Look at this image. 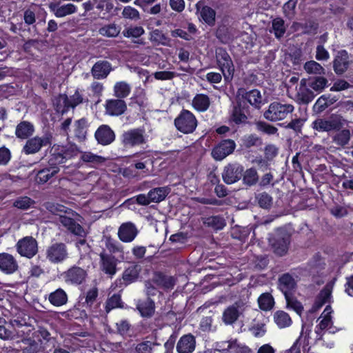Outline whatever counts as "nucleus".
I'll return each instance as SVG.
<instances>
[{
  "mask_svg": "<svg viewBox=\"0 0 353 353\" xmlns=\"http://www.w3.org/2000/svg\"><path fill=\"white\" fill-rule=\"evenodd\" d=\"M147 141V136L143 128L130 129L124 132L121 137L122 144L125 148L144 145Z\"/></svg>",
  "mask_w": 353,
  "mask_h": 353,
  "instance_id": "nucleus-1",
  "label": "nucleus"
},
{
  "mask_svg": "<svg viewBox=\"0 0 353 353\" xmlns=\"http://www.w3.org/2000/svg\"><path fill=\"white\" fill-rule=\"evenodd\" d=\"M216 61L221 70L224 79L230 81L234 75V66L229 54L223 48H218L216 51Z\"/></svg>",
  "mask_w": 353,
  "mask_h": 353,
  "instance_id": "nucleus-2",
  "label": "nucleus"
},
{
  "mask_svg": "<svg viewBox=\"0 0 353 353\" xmlns=\"http://www.w3.org/2000/svg\"><path fill=\"white\" fill-rule=\"evenodd\" d=\"M294 110L291 104H282L278 102L272 103L264 112V117L271 121H276L285 119Z\"/></svg>",
  "mask_w": 353,
  "mask_h": 353,
  "instance_id": "nucleus-3",
  "label": "nucleus"
},
{
  "mask_svg": "<svg viewBox=\"0 0 353 353\" xmlns=\"http://www.w3.org/2000/svg\"><path fill=\"white\" fill-rule=\"evenodd\" d=\"M174 125L179 131L184 134H190L195 130L197 120L190 111L183 110L174 119Z\"/></svg>",
  "mask_w": 353,
  "mask_h": 353,
  "instance_id": "nucleus-4",
  "label": "nucleus"
},
{
  "mask_svg": "<svg viewBox=\"0 0 353 353\" xmlns=\"http://www.w3.org/2000/svg\"><path fill=\"white\" fill-rule=\"evenodd\" d=\"M141 271V266L139 264L135 263L130 264L124 270L122 274V279H117V286L120 288L122 286V285L127 286L137 281L139 277Z\"/></svg>",
  "mask_w": 353,
  "mask_h": 353,
  "instance_id": "nucleus-5",
  "label": "nucleus"
},
{
  "mask_svg": "<svg viewBox=\"0 0 353 353\" xmlns=\"http://www.w3.org/2000/svg\"><path fill=\"white\" fill-rule=\"evenodd\" d=\"M243 170V167L239 163H229L223 169V180L227 184H232L241 178Z\"/></svg>",
  "mask_w": 353,
  "mask_h": 353,
  "instance_id": "nucleus-6",
  "label": "nucleus"
},
{
  "mask_svg": "<svg viewBox=\"0 0 353 353\" xmlns=\"http://www.w3.org/2000/svg\"><path fill=\"white\" fill-rule=\"evenodd\" d=\"M236 148L235 142L232 139L221 141L212 151V156L217 161H221L232 154Z\"/></svg>",
  "mask_w": 353,
  "mask_h": 353,
  "instance_id": "nucleus-7",
  "label": "nucleus"
},
{
  "mask_svg": "<svg viewBox=\"0 0 353 353\" xmlns=\"http://www.w3.org/2000/svg\"><path fill=\"white\" fill-rule=\"evenodd\" d=\"M86 276V271L75 265L63 273L65 282L75 285L82 284L85 281Z\"/></svg>",
  "mask_w": 353,
  "mask_h": 353,
  "instance_id": "nucleus-8",
  "label": "nucleus"
},
{
  "mask_svg": "<svg viewBox=\"0 0 353 353\" xmlns=\"http://www.w3.org/2000/svg\"><path fill=\"white\" fill-rule=\"evenodd\" d=\"M278 289L283 294L284 296L294 294L297 283L294 278L290 273H284L279 276L277 282Z\"/></svg>",
  "mask_w": 353,
  "mask_h": 353,
  "instance_id": "nucleus-9",
  "label": "nucleus"
},
{
  "mask_svg": "<svg viewBox=\"0 0 353 353\" xmlns=\"http://www.w3.org/2000/svg\"><path fill=\"white\" fill-rule=\"evenodd\" d=\"M139 234V230L132 222L122 223L118 230V236L123 243L133 241Z\"/></svg>",
  "mask_w": 353,
  "mask_h": 353,
  "instance_id": "nucleus-10",
  "label": "nucleus"
},
{
  "mask_svg": "<svg viewBox=\"0 0 353 353\" xmlns=\"http://www.w3.org/2000/svg\"><path fill=\"white\" fill-rule=\"evenodd\" d=\"M105 108L108 115L118 117L125 112L127 104L123 99H112L106 101Z\"/></svg>",
  "mask_w": 353,
  "mask_h": 353,
  "instance_id": "nucleus-11",
  "label": "nucleus"
},
{
  "mask_svg": "<svg viewBox=\"0 0 353 353\" xmlns=\"http://www.w3.org/2000/svg\"><path fill=\"white\" fill-rule=\"evenodd\" d=\"M19 265L15 258L7 252L0 253V270L6 274H12L17 271Z\"/></svg>",
  "mask_w": 353,
  "mask_h": 353,
  "instance_id": "nucleus-12",
  "label": "nucleus"
},
{
  "mask_svg": "<svg viewBox=\"0 0 353 353\" xmlns=\"http://www.w3.org/2000/svg\"><path fill=\"white\" fill-rule=\"evenodd\" d=\"M50 10L57 18H63L77 12V7L71 3L59 5L58 3L51 2L48 5Z\"/></svg>",
  "mask_w": 353,
  "mask_h": 353,
  "instance_id": "nucleus-13",
  "label": "nucleus"
},
{
  "mask_svg": "<svg viewBox=\"0 0 353 353\" xmlns=\"http://www.w3.org/2000/svg\"><path fill=\"white\" fill-rule=\"evenodd\" d=\"M341 127V122L337 117H331L328 120L317 119L313 122V128L321 132L339 130Z\"/></svg>",
  "mask_w": 353,
  "mask_h": 353,
  "instance_id": "nucleus-14",
  "label": "nucleus"
},
{
  "mask_svg": "<svg viewBox=\"0 0 353 353\" xmlns=\"http://www.w3.org/2000/svg\"><path fill=\"white\" fill-rule=\"evenodd\" d=\"M196 348V338L191 333L181 336L176 343L178 353H192Z\"/></svg>",
  "mask_w": 353,
  "mask_h": 353,
  "instance_id": "nucleus-15",
  "label": "nucleus"
},
{
  "mask_svg": "<svg viewBox=\"0 0 353 353\" xmlns=\"http://www.w3.org/2000/svg\"><path fill=\"white\" fill-rule=\"evenodd\" d=\"M49 142L48 137H34L28 139L23 148V152L26 154H32L38 152L41 148L47 145Z\"/></svg>",
  "mask_w": 353,
  "mask_h": 353,
  "instance_id": "nucleus-16",
  "label": "nucleus"
},
{
  "mask_svg": "<svg viewBox=\"0 0 353 353\" xmlns=\"http://www.w3.org/2000/svg\"><path fill=\"white\" fill-rule=\"evenodd\" d=\"M67 256L65 244H52L47 250V258L52 263H59Z\"/></svg>",
  "mask_w": 353,
  "mask_h": 353,
  "instance_id": "nucleus-17",
  "label": "nucleus"
},
{
  "mask_svg": "<svg viewBox=\"0 0 353 353\" xmlns=\"http://www.w3.org/2000/svg\"><path fill=\"white\" fill-rule=\"evenodd\" d=\"M152 282L163 290H172L176 284L173 276L166 275L162 272H154Z\"/></svg>",
  "mask_w": 353,
  "mask_h": 353,
  "instance_id": "nucleus-18",
  "label": "nucleus"
},
{
  "mask_svg": "<svg viewBox=\"0 0 353 353\" xmlns=\"http://www.w3.org/2000/svg\"><path fill=\"white\" fill-rule=\"evenodd\" d=\"M95 138L101 145L110 144L115 139L113 130L108 125H101L95 132Z\"/></svg>",
  "mask_w": 353,
  "mask_h": 353,
  "instance_id": "nucleus-19",
  "label": "nucleus"
},
{
  "mask_svg": "<svg viewBox=\"0 0 353 353\" xmlns=\"http://www.w3.org/2000/svg\"><path fill=\"white\" fill-rule=\"evenodd\" d=\"M350 61L345 50L339 51L333 61V68L337 74H343L349 68Z\"/></svg>",
  "mask_w": 353,
  "mask_h": 353,
  "instance_id": "nucleus-20",
  "label": "nucleus"
},
{
  "mask_svg": "<svg viewBox=\"0 0 353 353\" xmlns=\"http://www.w3.org/2000/svg\"><path fill=\"white\" fill-rule=\"evenodd\" d=\"M112 68L107 61H97L92 68L91 73L96 79H103L108 77Z\"/></svg>",
  "mask_w": 353,
  "mask_h": 353,
  "instance_id": "nucleus-21",
  "label": "nucleus"
},
{
  "mask_svg": "<svg viewBox=\"0 0 353 353\" xmlns=\"http://www.w3.org/2000/svg\"><path fill=\"white\" fill-rule=\"evenodd\" d=\"M48 300L53 306L61 307L68 303V296L63 289L59 288L48 294Z\"/></svg>",
  "mask_w": 353,
  "mask_h": 353,
  "instance_id": "nucleus-22",
  "label": "nucleus"
},
{
  "mask_svg": "<svg viewBox=\"0 0 353 353\" xmlns=\"http://www.w3.org/2000/svg\"><path fill=\"white\" fill-rule=\"evenodd\" d=\"M136 307L141 316L144 318L151 317L155 312V303L151 298L139 300Z\"/></svg>",
  "mask_w": 353,
  "mask_h": 353,
  "instance_id": "nucleus-23",
  "label": "nucleus"
},
{
  "mask_svg": "<svg viewBox=\"0 0 353 353\" xmlns=\"http://www.w3.org/2000/svg\"><path fill=\"white\" fill-rule=\"evenodd\" d=\"M59 221L74 234L81 237L85 235L84 229L72 219L65 216H60Z\"/></svg>",
  "mask_w": 353,
  "mask_h": 353,
  "instance_id": "nucleus-24",
  "label": "nucleus"
},
{
  "mask_svg": "<svg viewBox=\"0 0 353 353\" xmlns=\"http://www.w3.org/2000/svg\"><path fill=\"white\" fill-rule=\"evenodd\" d=\"M196 10L200 12L201 18L208 25L213 26L215 22V11L210 7L199 1L196 4Z\"/></svg>",
  "mask_w": 353,
  "mask_h": 353,
  "instance_id": "nucleus-25",
  "label": "nucleus"
},
{
  "mask_svg": "<svg viewBox=\"0 0 353 353\" xmlns=\"http://www.w3.org/2000/svg\"><path fill=\"white\" fill-rule=\"evenodd\" d=\"M332 291L327 286L323 288L316 296L315 301L310 308V313L317 312L331 298Z\"/></svg>",
  "mask_w": 353,
  "mask_h": 353,
  "instance_id": "nucleus-26",
  "label": "nucleus"
},
{
  "mask_svg": "<svg viewBox=\"0 0 353 353\" xmlns=\"http://www.w3.org/2000/svg\"><path fill=\"white\" fill-rule=\"evenodd\" d=\"M59 171L58 167H46L38 171L35 177V181L38 184H44Z\"/></svg>",
  "mask_w": 353,
  "mask_h": 353,
  "instance_id": "nucleus-27",
  "label": "nucleus"
},
{
  "mask_svg": "<svg viewBox=\"0 0 353 353\" xmlns=\"http://www.w3.org/2000/svg\"><path fill=\"white\" fill-rule=\"evenodd\" d=\"M101 268L107 274L114 275L116 273L117 263L114 257L105 254H101Z\"/></svg>",
  "mask_w": 353,
  "mask_h": 353,
  "instance_id": "nucleus-28",
  "label": "nucleus"
},
{
  "mask_svg": "<svg viewBox=\"0 0 353 353\" xmlns=\"http://www.w3.org/2000/svg\"><path fill=\"white\" fill-rule=\"evenodd\" d=\"M170 192V188L168 186L154 188L148 192V198L151 203H159L163 201Z\"/></svg>",
  "mask_w": 353,
  "mask_h": 353,
  "instance_id": "nucleus-29",
  "label": "nucleus"
},
{
  "mask_svg": "<svg viewBox=\"0 0 353 353\" xmlns=\"http://www.w3.org/2000/svg\"><path fill=\"white\" fill-rule=\"evenodd\" d=\"M16 250L22 257L32 259L39 251L38 244H15Z\"/></svg>",
  "mask_w": 353,
  "mask_h": 353,
  "instance_id": "nucleus-30",
  "label": "nucleus"
},
{
  "mask_svg": "<svg viewBox=\"0 0 353 353\" xmlns=\"http://www.w3.org/2000/svg\"><path fill=\"white\" fill-rule=\"evenodd\" d=\"M240 316L239 308L235 305L228 307L223 312L222 320L225 325H232Z\"/></svg>",
  "mask_w": 353,
  "mask_h": 353,
  "instance_id": "nucleus-31",
  "label": "nucleus"
},
{
  "mask_svg": "<svg viewBox=\"0 0 353 353\" xmlns=\"http://www.w3.org/2000/svg\"><path fill=\"white\" fill-rule=\"evenodd\" d=\"M308 81L306 79H301L299 87L297 89L296 100L303 105H307L309 103V88Z\"/></svg>",
  "mask_w": 353,
  "mask_h": 353,
  "instance_id": "nucleus-32",
  "label": "nucleus"
},
{
  "mask_svg": "<svg viewBox=\"0 0 353 353\" xmlns=\"http://www.w3.org/2000/svg\"><path fill=\"white\" fill-rule=\"evenodd\" d=\"M209 97L204 94H197L192 99V106L199 112L206 111L210 105Z\"/></svg>",
  "mask_w": 353,
  "mask_h": 353,
  "instance_id": "nucleus-33",
  "label": "nucleus"
},
{
  "mask_svg": "<svg viewBox=\"0 0 353 353\" xmlns=\"http://www.w3.org/2000/svg\"><path fill=\"white\" fill-rule=\"evenodd\" d=\"M34 130V126L31 123L28 121H21L16 128L15 134L18 138L23 139L31 136Z\"/></svg>",
  "mask_w": 353,
  "mask_h": 353,
  "instance_id": "nucleus-34",
  "label": "nucleus"
},
{
  "mask_svg": "<svg viewBox=\"0 0 353 353\" xmlns=\"http://www.w3.org/2000/svg\"><path fill=\"white\" fill-rule=\"evenodd\" d=\"M248 117L245 113V109L241 106V103H237L234 105L232 114L231 120L236 124L245 123Z\"/></svg>",
  "mask_w": 353,
  "mask_h": 353,
  "instance_id": "nucleus-35",
  "label": "nucleus"
},
{
  "mask_svg": "<svg viewBox=\"0 0 353 353\" xmlns=\"http://www.w3.org/2000/svg\"><path fill=\"white\" fill-rule=\"evenodd\" d=\"M203 224L213 230H221L225 225V220L220 216H212L203 219Z\"/></svg>",
  "mask_w": 353,
  "mask_h": 353,
  "instance_id": "nucleus-36",
  "label": "nucleus"
},
{
  "mask_svg": "<svg viewBox=\"0 0 353 353\" xmlns=\"http://www.w3.org/2000/svg\"><path fill=\"white\" fill-rule=\"evenodd\" d=\"M88 130L87 121L85 119H81L74 123V136L80 141H84L86 137Z\"/></svg>",
  "mask_w": 353,
  "mask_h": 353,
  "instance_id": "nucleus-37",
  "label": "nucleus"
},
{
  "mask_svg": "<svg viewBox=\"0 0 353 353\" xmlns=\"http://www.w3.org/2000/svg\"><path fill=\"white\" fill-rule=\"evenodd\" d=\"M131 92V86L125 81H119L114 86V94L120 99L127 97Z\"/></svg>",
  "mask_w": 353,
  "mask_h": 353,
  "instance_id": "nucleus-38",
  "label": "nucleus"
},
{
  "mask_svg": "<svg viewBox=\"0 0 353 353\" xmlns=\"http://www.w3.org/2000/svg\"><path fill=\"white\" fill-rule=\"evenodd\" d=\"M244 98L254 108L259 109L263 103V97L258 90H252L245 93Z\"/></svg>",
  "mask_w": 353,
  "mask_h": 353,
  "instance_id": "nucleus-39",
  "label": "nucleus"
},
{
  "mask_svg": "<svg viewBox=\"0 0 353 353\" xmlns=\"http://www.w3.org/2000/svg\"><path fill=\"white\" fill-rule=\"evenodd\" d=\"M274 319L279 328L289 327L292 321L290 315L284 311H277L274 314Z\"/></svg>",
  "mask_w": 353,
  "mask_h": 353,
  "instance_id": "nucleus-40",
  "label": "nucleus"
},
{
  "mask_svg": "<svg viewBox=\"0 0 353 353\" xmlns=\"http://www.w3.org/2000/svg\"><path fill=\"white\" fill-rule=\"evenodd\" d=\"M123 307V303L121 300V295L119 294H114L108 298L105 305V311L106 313H109L114 309Z\"/></svg>",
  "mask_w": 353,
  "mask_h": 353,
  "instance_id": "nucleus-41",
  "label": "nucleus"
},
{
  "mask_svg": "<svg viewBox=\"0 0 353 353\" xmlns=\"http://www.w3.org/2000/svg\"><path fill=\"white\" fill-rule=\"evenodd\" d=\"M53 103L56 111L62 114L70 110L68 97L66 94H59L54 99Z\"/></svg>",
  "mask_w": 353,
  "mask_h": 353,
  "instance_id": "nucleus-42",
  "label": "nucleus"
},
{
  "mask_svg": "<svg viewBox=\"0 0 353 353\" xmlns=\"http://www.w3.org/2000/svg\"><path fill=\"white\" fill-rule=\"evenodd\" d=\"M63 155L59 148H53L48 159V167H57L58 165L63 163L65 160Z\"/></svg>",
  "mask_w": 353,
  "mask_h": 353,
  "instance_id": "nucleus-43",
  "label": "nucleus"
},
{
  "mask_svg": "<svg viewBox=\"0 0 353 353\" xmlns=\"http://www.w3.org/2000/svg\"><path fill=\"white\" fill-rule=\"evenodd\" d=\"M258 303L261 310L268 311L272 308L274 301L270 294L263 293L258 299Z\"/></svg>",
  "mask_w": 353,
  "mask_h": 353,
  "instance_id": "nucleus-44",
  "label": "nucleus"
},
{
  "mask_svg": "<svg viewBox=\"0 0 353 353\" xmlns=\"http://www.w3.org/2000/svg\"><path fill=\"white\" fill-rule=\"evenodd\" d=\"M259 180L257 172L254 168H250L245 170L243 176V183L252 186L256 183Z\"/></svg>",
  "mask_w": 353,
  "mask_h": 353,
  "instance_id": "nucleus-45",
  "label": "nucleus"
},
{
  "mask_svg": "<svg viewBox=\"0 0 353 353\" xmlns=\"http://www.w3.org/2000/svg\"><path fill=\"white\" fill-rule=\"evenodd\" d=\"M81 159L85 163H90L93 165H98L105 161V159L101 156L94 154L90 152L81 153Z\"/></svg>",
  "mask_w": 353,
  "mask_h": 353,
  "instance_id": "nucleus-46",
  "label": "nucleus"
},
{
  "mask_svg": "<svg viewBox=\"0 0 353 353\" xmlns=\"http://www.w3.org/2000/svg\"><path fill=\"white\" fill-rule=\"evenodd\" d=\"M287 307L288 308L292 309L297 314H301L303 307L301 302H299L294 296V294H288L287 296H285Z\"/></svg>",
  "mask_w": 353,
  "mask_h": 353,
  "instance_id": "nucleus-47",
  "label": "nucleus"
},
{
  "mask_svg": "<svg viewBox=\"0 0 353 353\" xmlns=\"http://www.w3.org/2000/svg\"><path fill=\"white\" fill-rule=\"evenodd\" d=\"M121 28L114 23L105 26L100 28L99 32L103 36L108 37H115L120 32Z\"/></svg>",
  "mask_w": 353,
  "mask_h": 353,
  "instance_id": "nucleus-48",
  "label": "nucleus"
},
{
  "mask_svg": "<svg viewBox=\"0 0 353 353\" xmlns=\"http://www.w3.org/2000/svg\"><path fill=\"white\" fill-rule=\"evenodd\" d=\"M256 200L259 205L264 209L270 208L272 204V197L266 192L258 194L256 196Z\"/></svg>",
  "mask_w": 353,
  "mask_h": 353,
  "instance_id": "nucleus-49",
  "label": "nucleus"
},
{
  "mask_svg": "<svg viewBox=\"0 0 353 353\" xmlns=\"http://www.w3.org/2000/svg\"><path fill=\"white\" fill-rule=\"evenodd\" d=\"M122 17L124 19L138 21L141 19L139 12L130 6L124 7L122 12Z\"/></svg>",
  "mask_w": 353,
  "mask_h": 353,
  "instance_id": "nucleus-50",
  "label": "nucleus"
},
{
  "mask_svg": "<svg viewBox=\"0 0 353 353\" xmlns=\"http://www.w3.org/2000/svg\"><path fill=\"white\" fill-rule=\"evenodd\" d=\"M86 315L85 310L74 306L65 312V317L69 320L83 319Z\"/></svg>",
  "mask_w": 353,
  "mask_h": 353,
  "instance_id": "nucleus-51",
  "label": "nucleus"
},
{
  "mask_svg": "<svg viewBox=\"0 0 353 353\" xmlns=\"http://www.w3.org/2000/svg\"><path fill=\"white\" fill-rule=\"evenodd\" d=\"M272 29L277 38L281 37L285 32L284 21L281 18L274 19L272 21Z\"/></svg>",
  "mask_w": 353,
  "mask_h": 353,
  "instance_id": "nucleus-52",
  "label": "nucleus"
},
{
  "mask_svg": "<svg viewBox=\"0 0 353 353\" xmlns=\"http://www.w3.org/2000/svg\"><path fill=\"white\" fill-rule=\"evenodd\" d=\"M59 148L63 152V156L65 161L77 156L79 153L78 147L74 144Z\"/></svg>",
  "mask_w": 353,
  "mask_h": 353,
  "instance_id": "nucleus-53",
  "label": "nucleus"
},
{
  "mask_svg": "<svg viewBox=\"0 0 353 353\" xmlns=\"http://www.w3.org/2000/svg\"><path fill=\"white\" fill-rule=\"evenodd\" d=\"M41 343L35 341L30 343L28 346L23 349V353H48L43 347H42V341L40 339Z\"/></svg>",
  "mask_w": 353,
  "mask_h": 353,
  "instance_id": "nucleus-54",
  "label": "nucleus"
},
{
  "mask_svg": "<svg viewBox=\"0 0 353 353\" xmlns=\"http://www.w3.org/2000/svg\"><path fill=\"white\" fill-rule=\"evenodd\" d=\"M350 139V132L348 130H343L339 132L334 138V142L341 146L348 143Z\"/></svg>",
  "mask_w": 353,
  "mask_h": 353,
  "instance_id": "nucleus-55",
  "label": "nucleus"
},
{
  "mask_svg": "<svg viewBox=\"0 0 353 353\" xmlns=\"http://www.w3.org/2000/svg\"><path fill=\"white\" fill-rule=\"evenodd\" d=\"M235 346V341H220L215 343V350L221 353H228L233 350Z\"/></svg>",
  "mask_w": 353,
  "mask_h": 353,
  "instance_id": "nucleus-56",
  "label": "nucleus"
},
{
  "mask_svg": "<svg viewBox=\"0 0 353 353\" xmlns=\"http://www.w3.org/2000/svg\"><path fill=\"white\" fill-rule=\"evenodd\" d=\"M34 203V201L32 200L30 197L22 196L16 199L13 205L14 207L19 209L27 210Z\"/></svg>",
  "mask_w": 353,
  "mask_h": 353,
  "instance_id": "nucleus-57",
  "label": "nucleus"
},
{
  "mask_svg": "<svg viewBox=\"0 0 353 353\" xmlns=\"http://www.w3.org/2000/svg\"><path fill=\"white\" fill-rule=\"evenodd\" d=\"M310 87L316 91H322L327 83V80L323 77H316L312 80L310 79Z\"/></svg>",
  "mask_w": 353,
  "mask_h": 353,
  "instance_id": "nucleus-58",
  "label": "nucleus"
},
{
  "mask_svg": "<svg viewBox=\"0 0 353 353\" xmlns=\"http://www.w3.org/2000/svg\"><path fill=\"white\" fill-rule=\"evenodd\" d=\"M116 327L119 334L126 336L129 334L131 325L128 320H121L116 323Z\"/></svg>",
  "mask_w": 353,
  "mask_h": 353,
  "instance_id": "nucleus-59",
  "label": "nucleus"
},
{
  "mask_svg": "<svg viewBox=\"0 0 353 353\" xmlns=\"http://www.w3.org/2000/svg\"><path fill=\"white\" fill-rule=\"evenodd\" d=\"M144 33V30L141 26H135L129 28L123 31V34L125 37H134L137 38Z\"/></svg>",
  "mask_w": 353,
  "mask_h": 353,
  "instance_id": "nucleus-60",
  "label": "nucleus"
},
{
  "mask_svg": "<svg viewBox=\"0 0 353 353\" xmlns=\"http://www.w3.org/2000/svg\"><path fill=\"white\" fill-rule=\"evenodd\" d=\"M257 129L268 134H274L277 132V128L263 121L256 123Z\"/></svg>",
  "mask_w": 353,
  "mask_h": 353,
  "instance_id": "nucleus-61",
  "label": "nucleus"
},
{
  "mask_svg": "<svg viewBox=\"0 0 353 353\" xmlns=\"http://www.w3.org/2000/svg\"><path fill=\"white\" fill-rule=\"evenodd\" d=\"M99 292L97 288H93L90 289L85 294V303L88 306L91 307L94 303L96 301L97 298L98 296Z\"/></svg>",
  "mask_w": 353,
  "mask_h": 353,
  "instance_id": "nucleus-62",
  "label": "nucleus"
},
{
  "mask_svg": "<svg viewBox=\"0 0 353 353\" xmlns=\"http://www.w3.org/2000/svg\"><path fill=\"white\" fill-rule=\"evenodd\" d=\"M296 4V1L294 0H289L284 4L283 9L285 17L289 19H292L294 17Z\"/></svg>",
  "mask_w": 353,
  "mask_h": 353,
  "instance_id": "nucleus-63",
  "label": "nucleus"
},
{
  "mask_svg": "<svg viewBox=\"0 0 353 353\" xmlns=\"http://www.w3.org/2000/svg\"><path fill=\"white\" fill-rule=\"evenodd\" d=\"M329 105L327 98L325 96H321L315 103L313 106V111L316 113L323 112Z\"/></svg>",
  "mask_w": 353,
  "mask_h": 353,
  "instance_id": "nucleus-64",
  "label": "nucleus"
}]
</instances>
